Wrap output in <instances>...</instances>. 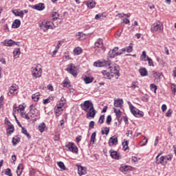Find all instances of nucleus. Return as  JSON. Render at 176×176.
Segmentation results:
<instances>
[{"label": "nucleus", "mask_w": 176, "mask_h": 176, "mask_svg": "<svg viewBox=\"0 0 176 176\" xmlns=\"http://www.w3.org/2000/svg\"><path fill=\"white\" fill-rule=\"evenodd\" d=\"M94 67H106L108 68L101 72L105 79H112L115 76H119V70H118L116 66H111V61L109 60L96 61L94 63Z\"/></svg>", "instance_id": "obj_1"}, {"label": "nucleus", "mask_w": 176, "mask_h": 176, "mask_svg": "<svg viewBox=\"0 0 176 176\" xmlns=\"http://www.w3.org/2000/svg\"><path fill=\"white\" fill-rule=\"evenodd\" d=\"M81 109L87 113V118H94L96 116V109H94V104L91 100H86L80 105Z\"/></svg>", "instance_id": "obj_2"}, {"label": "nucleus", "mask_w": 176, "mask_h": 176, "mask_svg": "<svg viewBox=\"0 0 176 176\" xmlns=\"http://www.w3.org/2000/svg\"><path fill=\"white\" fill-rule=\"evenodd\" d=\"M39 27L43 32H47L49 30H54L56 28V25L53 22L47 20H44L42 22H40Z\"/></svg>", "instance_id": "obj_3"}, {"label": "nucleus", "mask_w": 176, "mask_h": 176, "mask_svg": "<svg viewBox=\"0 0 176 176\" xmlns=\"http://www.w3.org/2000/svg\"><path fill=\"white\" fill-rule=\"evenodd\" d=\"M32 76L34 79H38L42 76V68L39 67L38 65H35L32 67Z\"/></svg>", "instance_id": "obj_4"}, {"label": "nucleus", "mask_w": 176, "mask_h": 176, "mask_svg": "<svg viewBox=\"0 0 176 176\" xmlns=\"http://www.w3.org/2000/svg\"><path fill=\"white\" fill-rule=\"evenodd\" d=\"M128 104L129 105V109L131 113L133 114L134 116H140V118H142L144 116V112L140 111L135 107H133V104H131V102H128Z\"/></svg>", "instance_id": "obj_5"}, {"label": "nucleus", "mask_w": 176, "mask_h": 176, "mask_svg": "<svg viewBox=\"0 0 176 176\" xmlns=\"http://www.w3.org/2000/svg\"><path fill=\"white\" fill-rule=\"evenodd\" d=\"M66 71H67L69 74H71L74 77L78 76V69L73 63L68 65L67 67L66 68Z\"/></svg>", "instance_id": "obj_6"}, {"label": "nucleus", "mask_w": 176, "mask_h": 176, "mask_svg": "<svg viewBox=\"0 0 176 176\" xmlns=\"http://www.w3.org/2000/svg\"><path fill=\"white\" fill-rule=\"evenodd\" d=\"M118 50H119V47H115L113 50L109 52L108 57H109V58H113L117 56H121L122 53V52H118Z\"/></svg>", "instance_id": "obj_7"}, {"label": "nucleus", "mask_w": 176, "mask_h": 176, "mask_svg": "<svg viewBox=\"0 0 176 176\" xmlns=\"http://www.w3.org/2000/svg\"><path fill=\"white\" fill-rule=\"evenodd\" d=\"M66 151L72 152L73 153H78V146H75L74 142H69L65 145Z\"/></svg>", "instance_id": "obj_8"}, {"label": "nucleus", "mask_w": 176, "mask_h": 176, "mask_svg": "<svg viewBox=\"0 0 176 176\" xmlns=\"http://www.w3.org/2000/svg\"><path fill=\"white\" fill-rule=\"evenodd\" d=\"M162 30H163V24L160 21L154 23L151 28V32H157V31H162Z\"/></svg>", "instance_id": "obj_9"}, {"label": "nucleus", "mask_w": 176, "mask_h": 176, "mask_svg": "<svg viewBox=\"0 0 176 176\" xmlns=\"http://www.w3.org/2000/svg\"><path fill=\"white\" fill-rule=\"evenodd\" d=\"M162 155V153H160L156 157V164H162V166H166L167 164V161H166V156ZM161 156V157H160ZM160 157V158H159Z\"/></svg>", "instance_id": "obj_10"}, {"label": "nucleus", "mask_w": 176, "mask_h": 176, "mask_svg": "<svg viewBox=\"0 0 176 176\" xmlns=\"http://www.w3.org/2000/svg\"><path fill=\"white\" fill-rule=\"evenodd\" d=\"M38 112H39V111L38 109H36V107H35V106H34V104H31L30 106L29 115H30V118H36V116H38Z\"/></svg>", "instance_id": "obj_11"}, {"label": "nucleus", "mask_w": 176, "mask_h": 176, "mask_svg": "<svg viewBox=\"0 0 176 176\" xmlns=\"http://www.w3.org/2000/svg\"><path fill=\"white\" fill-rule=\"evenodd\" d=\"M109 152L112 159H116V160H120V159H122V155H120V153L116 152V151L111 149L109 151Z\"/></svg>", "instance_id": "obj_12"}, {"label": "nucleus", "mask_w": 176, "mask_h": 176, "mask_svg": "<svg viewBox=\"0 0 176 176\" xmlns=\"http://www.w3.org/2000/svg\"><path fill=\"white\" fill-rule=\"evenodd\" d=\"M1 43L4 45V46H8V47H12L13 45H19V42L14 41L12 39L5 40Z\"/></svg>", "instance_id": "obj_13"}, {"label": "nucleus", "mask_w": 176, "mask_h": 176, "mask_svg": "<svg viewBox=\"0 0 176 176\" xmlns=\"http://www.w3.org/2000/svg\"><path fill=\"white\" fill-rule=\"evenodd\" d=\"M77 167H78V175L82 176V175H85V174H87V169L86 167L82 166L80 165L77 164Z\"/></svg>", "instance_id": "obj_14"}, {"label": "nucleus", "mask_w": 176, "mask_h": 176, "mask_svg": "<svg viewBox=\"0 0 176 176\" xmlns=\"http://www.w3.org/2000/svg\"><path fill=\"white\" fill-rule=\"evenodd\" d=\"M109 146L118 145V138L116 136H112L110 138L109 140Z\"/></svg>", "instance_id": "obj_15"}, {"label": "nucleus", "mask_w": 176, "mask_h": 176, "mask_svg": "<svg viewBox=\"0 0 176 176\" xmlns=\"http://www.w3.org/2000/svg\"><path fill=\"white\" fill-rule=\"evenodd\" d=\"M104 46V43L102 38H98L95 43V49H102Z\"/></svg>", "instance_id": "obj_16"}, {"label": "nucleus", "mask_w": 176, "mask_h": 176, "mask_svg": "<svg viewBox=\"0 0 176 176\" xmlns=\"http://www.w3.org/2000/svg\"><path fill=\"white\" fill-rule=\"evenodd\" d=\"M122 105H123V99H116L114 100V107L116 108H122Z\"/></svg>", "instance_id": "obj_17"}, {"label": "nucleus", "mask_w": 176, "mask_h": 176, "mask_svg": "<svg viewBox=\"0 0 176 176\" xmlns=\"http://www.w3.org/2000/svg\"><path fill=\"white\" fill-rule=\"evenodd\" d=\"M12 13L13 14H14V16L20 17L21 19H23V17H24V11H19L17 10H12Z\"/></svg>", "instance_id": "obj_18"}, {"label": "nucleus", "mask_w": 176, "mask_h": 176, "mask_svg": "<svg viewBox=\"0 0 176 176\" xmlns=\"http://www.w3.org/2000/svg\"><path fill=\"white\" fill-rule=\"evenodd\" d=\"M18 89H19V88L17 87V85H16V84L12 85L10 87L8 96H10V94H14V92H15V91H17Z\"/></svg>", "instance_id": "obj_19"}, {"label": "nucleus", "mask_w": 176, "mask_h": 176, "mask_svg": "<svg viewBox=\"0 0 176 176\" xmlns=\"http://www.w3.org/2000/svg\"><path fill=\"white\" fill-rule=\"evenodd\" d=\"M32 9H36V10H43L45 9V4L44 3H38L35 6H32Z\"/></svg>", "instance_id": "obj_20"}, {"label": "nucleus", "mask_w": 176, "mask_h": 176, "mask_svg": "<svg viewBox=\"0 0 176 176\" xmlns=\"http://www.w3.org/2000/svg\"><path fill=\"white\" fill-rule=\"evenodd\" d=\"M87 8H89V9H93L94 6H96V1L94 0H89L85 2Z\"/></svg>", "instance_id": "obj_21"}, {"label": "nucleus", "mask_w": 176, "mask_h": 176, "mask_svg": "<svg viewBox=\"0 0 176 176\" xmlns=\"http://www.w3.org/2000/svg\"><path fill=\"white\" fill-rule=\"evenodd\" d=\"M21 25V21L19 19H15L12 23V28H19Z\"/></svg>", "instance_id": "obj_22"}, {"label": "nucleus", "mask_w": 176, "mask_h": 176, "mask_svg": "<svg viewBox=\"0 0 176 176\" xmlns=\"http://www.w3.org/2000/svg\"><path fill=\"white\" fill-rule=\"evenodd\" d=\"M139 72L141 76H148V70L145 67H140Z\"/></svg>", "instance_id": "obj_23"}, {"label": "nucleus", "mask_w": 176, "mask_h": 176, "mask_svg": "<svg viewBox=\"0 0 176 176\" xmlns=\"http://www.w3.org/2000/svg\"><path fill=\"white\" fill-rule=\"evenodd\" d=\"M65 98L64 97H62L60 98V100L59 102H58L56 107H59L60 108H63V107H64V105H65Z\"/></svg>", "instance_id": "obj_24"}, {"label": "nucleus", "mask_w": 176, "mask_h": 176, "mask_svg": "<svg viewBox=\"0 0 176 176\" xmlns=\"http://www.w3.org/2000/svg\"><path fill=\"white\" fill-rule=\"evenodd\" d=\"M23 164H19L18 165L17 169H16V174L18 176H21V173H23Z\"/></svg>", "instance_id": "obj_25"}, {"label": "nucleus", "mask_w": 176, "mask_h": 176, "mask_svg": "<svg viewBox=\"0 0 176 176\" xmlns=\"http://www.w3.org/2000/svg\"><path fill=\"white\" fill-rule=\"evenodd\" d=\"M55 113L56 116H60L63 113V107H59L58 106L55 107Z\"/></svg>", "instance_id": "obj_26"}, {"label": "nucleus", "mask_w": 176, "mask_h": 176, "mask_svg": "<svg viewBox=\"0 0 176 176\" xmlns=\"http://www.w3.org/2000/svg\"><path fill=\"white\" fill-rule=\"evenodd\" d=\"M14 126L13 125H8L7 129L8 135H10V133H14Z\"/></svg>", "instance_id": "obj_27"}, {"label": "nucleus", "mask_w": 176, "mask_h": 176, "mask_svg": "<svg viewBox=\"0 0 176 176\" xmlns=\"http://www.w3.org/2000/svg\"><path fill=\"white\" fill-rule=\"evenodd\" d=\"M39 97H41V94H39V93L34 94L32 96V100H34L36 102L39 100Z\"/></svg>", "instance_id": "obj_28"}, {"label": "nucleus", "mask_w": 176, "mask_h": 176, "mask_svg": "<svg viewBox=\"0 0 176 176\" xmlns=\"http://www.w3.org/2000/svg\"><path fill=\"white\" fill-rule=\"evenodd\" d=\"M74 53L76 56H79V54H82V48L80 47H76L74 50Z\"/></svg>", "instance_id": "obj_29"}, {"label": "nucleus", "mask_w": 176, "mask_h": 176, "mask_svg": "<svg viewBox=\"0 0 176 176\" xmlns=\"http://www.w3.org/2000/svg\"><path fill=\"white\" fill-rule=\"evenodd\" d=\"M21 127L22 129L21 132L23 133V134H25V135H26L28 138H31V135H30V133H28V132L27 131V129H25L23 126H21Z\"/></svg>", "instance_id": "obj_30"}, {"label": "nucleus", "mask_w": 176, "mask_h": 176, "mask_svg": "<svg viewBox=\"0 0 176 176\" xmlns=\"http://www.w3.org/2000/svg\"><path fill=\"white\" fill-rule=\"evenodd\" d=\"M52 21H55V20H58V17H60V14H58V12H52Z\"/></svg>", "instance_id": "obj_31"}, {"label": "nucleus", "mask_w": 176, "mask_h": 176, "mask_svg": "<svg viewBox=\"0 0 176 176\" xmlns=\"http://www.w3.org/2000/svg\"><path fill=\"white\" fill-rule=\"evenodd\" d=\"M114 113H116L117 118L119 119L122 116V111L120 110H117L116 108H113Z\"/></svg>", "instance_id": "obj_32"}, {"label": "nucleus", "mask_w": 176, "mask_h": 176, "mask_svg": "<svg viewBox=\"0 0 176 176\" xmlns=\"http://www.w3.org/2000/svg\"><path fill=\"white\" fill-rule=\"evenodd\" d=\"M20 49L14 50L13 52L14 57H16V58H17V57L20 56Z\"/></svg>", "instance_id": "obj_33"}, {"label": "nucleus", "mask_w": 176, "mask_h": 176, "mask_svg": "<svg viewBox=\"0 0 176 176\" xmlns=\"http://www.w3.org/2000/svg\"><path fill=\"white\" fill-rule=\"evenodd\" d=\"M45 127H46V126L45 125V123L43 122L41 124L38 126L39 131L41 133H43V131H45Z\"/></svg>", "instance_id": "obj_34"}, {"label": "nucleus", "mask_w": 176, "mask_h": 176, "mask_svg": "<svg viewBox=\"0 0 176 176\" xmlns=\"http://www.w3.org/2000/svg\"><path fill=\"white\" fill-rule=\"evenodd\" d=\"M19 142H20V138H12V144L14 145V146H16V145H17V144H19Z\"/></svg>", "instance_id": "obj_35"}, {"label": "nucleus", "mask_w": 176, "mask_h": 176, "mask_svg": "<svg viewBox=\"0 0 176 176\" xmlns=\"http://www.w3.org/2000/svg\"><path fill=\"white\" fill-rule=\"evenodd\" d=\"M101 133L102 134V135H104V134H106V135H108V134H109V127H104V130L101 131Z\"/></svg>", "instance_id": "obj_36"}, {"label": "nucleus", "mask_w": 176, "mask_h": 176, "mask_svg": "<svg viewBox=\"0 0 176 176\" xmlns=\"http://www.w3.org/2000/svg\"><path fill=\"white\" fill-rule=\"evenodd\" d=\"M150 88H151V90H152V91H154L155 94H156V90H157V86H156V85L155 84H151L150 85Z\"/></svg>", "instance_id": "obj_37"}, {"label": "nucleus", "mask_w": 176, "mask_h": 176, "mask_svg": "<svg viewBox=\"0 0 176 176\" xmlns=\"http://www.w3.org/2000/svg\"><path fill=\"white\" fill-rule=\"evenodd\" d=\"M97 134L96 132H94L91 136V142H92V144H94V142H96V137Z\"/></svg>", "instance_id": "obj_38"}, {"label": "nucleus", "mask_w": 176, "mask_h": 176, "mask_svg": "<svg viewBox=\"0 0 176 176\" xmlns=\"http://www.w3.org/2000/svg\"><path fill=\"white\" fill-rule=\"evenodd\" d=\"M84 81L85 82L86 85H89V83H91V82H93V78H91L90 77H85L84 78Z\"/></svg>", "instance_id": "obj_39"}, {"label": "nucleus", "mask_w": 176, "mask_h": 176, "mask_svg": "<svg viewBox=\"0 0 176 176\" xmlns=\"http://www.w3.org/2000/svg\"><path fill=\"white\" fill-rule=\"evenodd\" d=\"M146 60L148 63L149 67H155V65H153V60H152V58H149V56H147Z\"/></svg>", "instance_id": "obj_40"}, {"label": "nucleus", "mask_w": 176, "mask_h": 176, "mask_svg": "<svg viewBox=\"0 0 176 176\" xmlns=\"http://www.w3.org/2000/svg\"><path fill=\"white\" fill-rule=\"evenodd\" d=\"M148 57V56H146V52L143 51L142 54L141 55V58L142 61H146V60L145 58H146Z\"/></svg>", "instance_id": "obj_41"}, {"label": "nucleus", "mask_w": 176, "mask_h": 176, "mask_svg": "<svg viewBox=\"0 0 176 176\" xmlns=\"http://www.w3.org/2000/svg\"><path fill=\"white\" fill-rule=\"evenodd\" d=\"M63 87H71V85H69V81H68V80H64Z\"/></svg>", "instance_id": "obj_42"}, {"label": "nucleus", "mask_w": 176, "mask_h": 176, "mask_svg": "<svg viewBox=\"0 0 176 176\" xmlns=\"http://www.w3.org/2000/svg\"><path fill=\"white\" fill-rule=\"evenodd\" d=\"M19 111H20V109H19V107H16L14 105V108H13V116H16V113H19Z\"/></svg>", "instance_id": "obj_43"}, {"label": "nucleus", "mask_w": 176, "mask_h": 176, "mask_svg": "<svg viewBox=\"0 0 176 176\" xmlns=\"http://www.w3.org/2000/svg\"><path fill=\"white\" fill-rule=\"evenodd\" d=\"M127 168H129V166L121 165L120 170V171H122L123 173V172L126 171L127 170Z\"/></svg>", "instance_id": "obj_44"}, {"label": "nucleus", "mask_w": 176, "mask_h": 176, "mask_svg": "<svg viewBox=\"0 0 176 176\" xmlns=\"http://www.w3.org/2000/svg\"><path fill=\"white\" fill-rule=\"evenodd\" d=\"M58 166L61 168V170H65V165H64V162H58Z\"/></svg>", "instance_id": "obj_45"}, {"label": "nucleus", "mask_w": 176, "mask_h": 176, "mask_svg": "<svg viewBox=\"0 0 176 176\" xmlns=\"http://www.w3.org/2000/svg\"><path fill=\"white\" fill-rule=\"evenodd\" d=\"M112 122V116L111 115H109L106 120V123L107 124H111V122Z\"/></svg>", "instance_id": "obj_46"}, {"label": "nucleus", "mask_w": 176, "mask_h": 176, "mask_svg": "<svg viewBox=\"0 0 176 176\" xmlns=\"http://www.w3.org/2000/svg\"><path fill=\"white\" fill-rule=\"evenodd\" d=\"M104 120H105V116L102 115L99 118L98 122L100 124H102V123H104Z\"/></svg>", "instance_id": "obj_47"}, {"label": "nucleus", "mask_w": 176, "mask_h": 176, "mask_svg": "<svg viewBox=\"0 0 176 176\" xmlns=\"http://www.w3.org/2000/svg\"><path fill=\"white\" fill-rule=\"evenodd\" d=\"M5 174L6 175L13 176V175L12 174V170L9 168L6 170Z\"/></svg>", "instance_id": "obj_48"}, {"label": "nucleus", "mask_w": 176, "mask_h": 176, "mask_svg": "<svg viewBox=\"0 0 176 176\" xmlns=\"http://www.w3.org/2000/svg\"><path fill=\"white\" fill-rule=\"evenodd\" d=\"M122 145H123L124 151H126V149H129V141H126L125 144L122 143Z\"/></svg>", "instance_id": "obj_49"}, {"label": "nucleus", "mask_w": 176, "mask_h": 176, "mask_svg": "<svg viewBox=\"0 0 176 176\" xmlns=\"http://www.w3.org/2000/svg\"><path fill=\"white\" fill-rule=\"evenodd\" d=\"M173 115V110L169 109L166 113V116L167 118H170Z\"/></svg>", "instance_id": "obj_50"}, {"label": "nucleus", "mask_w": 176, "mask_h": 176, "mask_svg": "<svg viewBox=\"0 0 176 176\" xmlns=\"http://www.w3.org/2000/svg\"><path fill=\"white\" fill-rule=\"evenodd\" d=\"M122 32H123V30H119L116 34V38H119L122 35Z\"/></svg>", "instance_id": "obj_51"}, {"label": "nucleus", "mask_w": 176, "mask_h": 176, "mask_svg": "<svg viewBox=\"0 0 176 176\" xmlns=\"http://www.w3.org/2000/svg\"><path fill=\"white\" fill-rule=\"evenodd\" d=\"M131 87H132V89H137V87H138V83L136 82H133Z\"/></svg>", "instance_id": "obj_52"}, {"label": "nucleus", "mask_w": 176, "mask_h": 176, "mask_svg": "<svg viewBox=\"0 0 176 176\" xmlns=\"http://www.w3.org/2000/svg\"><path fill=\"white\" fill-rule=\"evenodd\" d=\"M166 160L171 162L173 160V155H165Z\"/></svg>", "instance_id": "obj_53"}, {"label": "nucleus", "mask_w": 176, "mask_h": 176, "mask_svg": "<svg viewBox=\"0 0 176 176\" xmlns=\"http://www.w3.org/2000/svg\"><path fill=\"white\" fill-rule=\"evenodd\" d=\"M127 53H131L133 52V46H128L126 48Z\"/></svg>", "instance_id": "obj_54"}, {"label": "nucleus", "mask_w": 176, "mask_h": 176, "mask_svg": "<svg viewBox=\"0 0 176 176\" xmlns=\"http://www.w3.org/2000/svg\"><path fill=\"white\" fill-rule=\"evenodd\" d=\"M142 100L144 101V102H148L149 101V96H143Z\"/></svg>", "instance_id": "obj_55"}, {"label": "nucleus", "mask_w": 176, "mask_h": 176, "mask_svg": "<svg viewBox=\"0 0 176 176\" xmlns=\"http://www.w3.org/2000/svg\"><path fill=\"white\" fill-rule=\"evenodd\" d=\"M171 89L173 93H175L176 91V85L175 84H171Z\"/></svg>", "instance_id": "obj_56"}, {"label": "nucleus", "mask_w": 176, "mask_h": 176, "mask_svg": "<svg viewBox=\"0 0 176 176\" xmlns=\"http://www.w3.org/2000/svg\"><path fill=\"white\" fill-rule=\"evenodd\" d=\"M82 36H83V32H80L76 34V38L77 39H80V38H82Z\"/></svg>", "instance_id": "obj_57"}, {"label": "nucleus", "mask_w": 176, "mask_h": 176, "mask_svg": "<svg viewBox=\"0 0 176 176\" xmlns=\"http://www.w3.org/2000/svg\"><path fill=\"white\" fill-rule=\"evenodd\" d=\"M89 129H94V121H91L89 124Z\"/></svg>", "instance_id": "obj_58"}, {"label": "nucleus", "mask_w": 176, "mask_h": 176, "mask_svg": "<svg viewBox=\"0 0 176 176\" xmlns=\"http://www.w3.org/2000/svg\"><path fill=\"white\" fill-rule=\"evenodd\" d=\"M142 142H144V144H142L141 146H144V145H146V144H148V139H146V138H144L142 140Z\"/></svg>", "instance_id": "obj_59"}, {"label": "nucleus", "mask_w": 176, "mask_h": 176, "mask_svg": "<svg viewBox=\"0 0 176 176\" xmlns=\"http://www.w3.org/2000/svg\"><path fill=\"white\" fill-rule=\"evenodd\" d=\"M157 144H159V136H156L155 140L154 142V146H157Z\"/></svg>", "instance_id": "obj_60"}, {"label": "nucleus", "mask_w": 176, "mask_h": 176, "mask_svg": "<svg viewBox=\"0 0 176 176\" xmlns=\"http://www.w3.org/2000/svg\"><path fill=\"white\" fill-rule=\"evenodd\" d=\"M162 75V74H160V73H154L153 74V78H155V79L156 78H160V76Z\"/></svg>", "instance_id": "obj_61"}, {"label": "nucleus", "mask_w": 176, "mask_h": 176, "mask_svg": "<svg viewBox=\"0 0 176 176\" xmlns=\"http://www.w3.org/2000/svg\"><path fill=\"white\" fill-rule=\"evenodd\" d=\"M47 89L48 90H50V91H53V90H54L53 85L49 84V85H47Z\"/></svg>", "instance_id": "obj_62"}, {"label": "nucleus", "mask_w": 176, "mask_h": 176, "mask_svg": "<svg viewBox=\"0 0 176 176\" xmlns=\"http://www.w3.org/2000/svg\"><path fill=\"white\" fill-rule=\"evenodd\" d=\"M131 160L133 163H137V162H138V158L137 157H132Z\"/></svg>", "instance_id": "obj_63"}, {"label": "nucleus", "mask_w": 176, "mask_h": 176, "mask_svg": "<svg viewBox=\"0 0 176 176\" xmlns=\"http://www.w3.org/2000/svg\"><path fill=\"white\" fill-rule=\"evenodd\" d=\"M155 83H160V77H155L154 80Z\"/></svg>", "instance_id": "obj_64"}]
</instances>
